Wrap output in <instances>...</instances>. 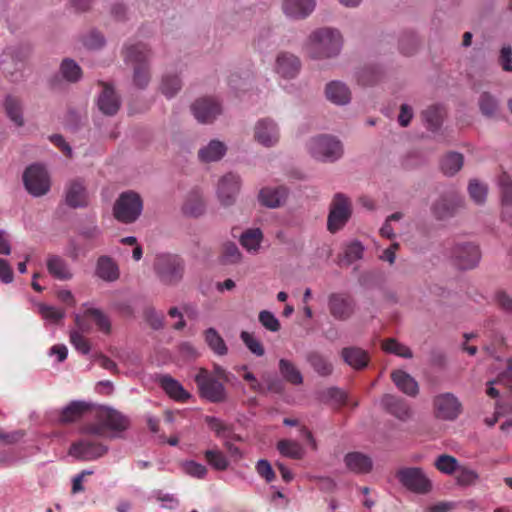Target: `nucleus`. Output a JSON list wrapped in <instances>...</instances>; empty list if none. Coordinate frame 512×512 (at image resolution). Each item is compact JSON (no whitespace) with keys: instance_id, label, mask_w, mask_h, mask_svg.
<instances>
[{"instance_id":"nucleus-57","label":"nucleus","mask_w":512,"mask_h":512,"mask_svg":"<svg viewBox=\"0 0 512 512\" xmlns=\"http://www.w3.org/2000/svg\"><path fill=\"white\" fill-rule=\"evenodd\" d=\"M183 471L194 478L203 479L207 475V468L193 460L184 461L181 464Z\"/></svg>"},{"instance_id":"nucleus-4","label":"nucleus","mask_w":512,"mask_h":512,"mask_svg":"<svg viewBox=\"0 0 512 512\" xmlns=\"http://www.w3.org/2000/svg\"><path fill=\"white\" fill-rule=\"evenodd\" d=\"M311 156L321 162H335L343 155L340 140L331 135H318L311 138L307 144Z\"/></svg>"},{"instance_id":"nucleus-43","label":"nucleus","mask_w":512,"mask_h":512,"mask_svg":"<svg viewBox=\"0 0 512 512\" xmlns=\"http://www.w3.org/2000/svg\"><path fill=\"white\" fill-rule=\"evenodd\" d=\"M307 361L320 376H329L333 371L332 364L323 355L317 352L309 353L307 355Z\"/></svg>"},{"instance_id":"nucleus-62","label":"nucleus","mask_w":512,"mask_h":512,"mask_svg":"<svg viewBox=\"0 0 512 512\" xmlns=\"http://www.w3.org/2000/svg\"><path fill=\"white\" fill-rule=\"evenodd\" d=\"M223 260L229 264H235L241 259V252L237 245L233 242H228L224 245Z\"/></svg>"},{"instance_id":"nucleus-25","label":"nucleus","mask_w":512,"mask_h":512,"mask_svg":"<svg viewBox=\"0 0 512 512\" xmlns=\"http://www.w3.org/2000/svg\"><path fill=\"white\" fill-rule=\"evenodd\" d=\"M344 463L348 470L356 474H366L372 470V459L361 452H350L344 457Z\"/></svg>"},{"instance_id":"nucleus-15","label":"nucleus","mask_w":512,"mask_h":512,"mask_svg":"<svg viewBox=\"0 0 512 512\" xmlns=\"http://www.w3.org/2000/svg\"><path fill=\"white\" fill-rule=\"evenodd\" d=\"M90 203L89 191L82 179L71 180L66 185V206L78 209L86 208Z\"/></svg>"},{"instance_id":"nucleus-47","label":"nucleus","mask_w":512,"mask_h":512,"mask_svg":"<svg viewBox=\"0 0 512 512\" xmlns=\"http://www.w3.org/2000/svg\"><path fill=\"white\" fill-rule=\"evenodd\" d=\"M205 423L212 431L215 432L218 438L225 440L229 439L232 435L231 426L215 416H206Z\"/></svg>"},{"instance_id":"nucleus-26","label":"nucleus","mask_w":512,"mask_h":512,"mask_svg":"<svg viewBox=\"0 0 512 512\" xmlns=\"http://www.w3.org/2000/svg\"><path fill=\"white\" fill-rule=\"evenodd\" d=\"M287 190L284 187H265L262 188L258 195V200L261 205L267 208L280 207L286 200Z\"/></svg>"},{"instance_id":"nucleus-3","label":"nucleus","mask_w":512,"mask_h":512,"mask_svg":"<svg viewBox=\"0 0 512 512\" xmlns=\"http://www.w3.org/2000/svg\"><path fill=\"white\" fill-rule=\"evenodd\" d=\"M142 212L143 200L141 196L133 190L122 192L113 206L114 218L123 224L136 222Z\"/></svg>"},{"instance_id":"nucleus-13","label":"nucleus","mask_w":512,"mask_h":512,"mask_svg":"<svg viewBox=\"0 0 512 512\" xmlns=\"http://www.w3.org/2000/svg\"><path fill=\"white\" fill-rule=\"evenodd\" d=\"M436 416L442 420L453 421L462 412V404L453 393H442L434 398Z\"/></svg>"},{"instance_id":"nucleus-49","label":"nucleus","mask_w":512,"mask_h":512,"mask_svg":"<svg viewBox=\"0 0 512 512\" xmlns=\"http://www.w3.org/2000/svg\"><path fill=\"white\" fill-rule=\"evenodd\" d=\"M383 349L387 353L394 354L401 358L410 359L413 357V353L408 346L398 342L393 338L384 341Z\"/></svg>"},{"instance_id":"nucleus-58","label":"nucleus","mask_w":512,"mask_h":512,"mask_svg":"<svg viewBox=\"0 0 512 512\" xmlns=\"http://www.w3.org/2000/svg\"><path fill=\"white\" fill-rule=\"evenodd\" d=\"M259 322L268 331L277 332L280 330V322L278 318L268 310L260 311Z\"/></svg>"},{"instance_id":"nucleus-28","label":"nucleus","mask_w":512,"mask_h":512,"mask_svg":"<svg viewBox=\"0 0 512 512\" xmlns=\"http://www.w3.org/2000/svg\"><path fill=\"white\" fill-rule=\"evenodd\" d=\"M95 273L97 277L106 282H114L120 275L117 263L111 257L106 255L98 258Z\"/></svg>"},{"instance_id":"nucleus-60","label":"nucleus","mask_w":512,"mask_h":512,"mask_svg":"<svg viewBox=\"0 0 512 512\" xmlns=\"http://www.w3.org/2000/svg\"><path fill=\"white\" fill-rule=\"evenodd\" d=\"M478 474L475 470L462 467L457 470V483L461 486H469L478 480Z\"/></svg>"},{"instance_id":"nucleus-5","label":"nucleus","mask_w":512,"mask_h":512,"mask_svg":"<svg viewBox=\"0 0 512 512\" xmlns=\"http://www.w3.org/2000/svg\"><path fill=\"white\" fill-rule=\"evenodd\" d=\"M199 396L210 403H223L228 393L223 382L219 381L211 371L200 368L194 376Z\"/></svg>"},{"instance_id":"nucleus-55","label":"nucleus","mask_w":512,"mask_h":512,"mask_svg":"<svg viewBox=\"0 0 512 512\" xmlns=\"http://www.w3.org/2000/svg\"><path fill=\"white\" fill-rule=\"evenodd\" d=\"M435 467L444 474H452L457 470L458 461L450 455H440L435 461Z\"/></svg>"},{"instance_id":"nucleus-56","label":"nucleus","mask_w":512,"mask_h":512,"mask_svg":"<svg viewBox=\"0 0 512 512\" xmlns=\"http://www.w3.org/2000/svg\"><path fill=\"white\" fill-rule=\"evenodd\" d=\"M48 272L58 280H64V261L57 255H50L47 259Z\"/></svg>"},{"instance_id":"nucleus-12","label":"nucleus","mask_w":512,"mask_h":512,"mask_svg":"<svg viewBox=\"0 0 512 512\" xmlns=\"http://www.w3.org/2000/svg\"><path fill=\"white\" fill-rule=\"evenodd\" d=\"M455 265L462 270L475 268L481 259L479 247L473 243H457L451 251Z\"/></svg>"},{"instance_id":"nucleus-30","label":"nucleus","mask_w":512,"mask_h":512,"mask_svg":"<svg viewBox=\"0 0 512 512\" xmlns=\"http://www.w3.org/2000/svg\"><path fill=\"white\" fill-rule=\"evenodd\" d=\"M391 378L396 387L408 396H416L419 392L417 381L403 370H395L391 373Z\"/></svg>"},{"instance_id":"nucleus-11","label":"nucleus","mask_w":512,"mask_h":512,"mask_svg":"<svg viewBox=\"0 0 512 512\" xmlns=\"http://www.w3.org/2000/svg\"><path fill=\"white\" fill-rule=\"evenodd\" d=\"M109 451L108 445L91 438H83L71 444L69 455L81 461H95Z\"/></svg>"},{"instance_id":"nucleus-6","label":"nucleus","mask_w":512,"mask_h":512,"mask_svg":"<svg viewBox=\"0 0 512 512\" xmlns=\"http://www.w3.org/2000/svg\"><path fill=\"white\" fill-rule=\"evenodd\" d=\"M22 182L25 190L32 197L44 196L51 187L48 170L40 162H34L26 166L22 174Z\"/></svg>"},{"instance_id":"nucleus-38","label":"nucleus","mask_w":512,"mask_h":512,"mask_svg":"<svg viewBox=\"0 0 512 512\" xmlns=\"http://www.w3.org/2000/svg\"><path fill=\"white\" fill-rule=\"evenodd\" d=\"M181 87L182 81L177 74L166 73L163 75L160 90L165 97L173 98Z\"/></svg>"},{"instance_id":"nucleus-61","label":"nucleus","mask_w":512,"mask_h":512,"mask_svg":"<svg viewBox=\"0 0 512 512\" xmlns=\"http://www.w3.org/2000/svg\"><path fill=\"white\" fill-rule=\"evenodd\" d=\"M113 355L126 366H139L140 358L131 350H115Z\"/></svg>"},{"instance_id":"nucleus-33","label":"nucleus","mask_w":512,"mask_h":512,"mask_svg":"<svg viewBox=\"0 0 512 512\" xmlns=\"http://www.w3.org/2000/svg\"><path fill=\"white\" fill-rule=\"evenodd\" d=\"M263 239V233L260 228H250L244 231L240 236V244L250 253L258 252Z\"/></svg>"},{"instance_id":"nucleus-8","label":"nucleus","mask_w":512,"mask_h":512,"mask_svg":"<svg viewBox=\"0 0 512 512\" xmlns=\"http://www.w3.org/2000/svg\"><path fill=\"white\" fill-rule=\"evenodd\" d=\"M399 483L407 490L416 494H427L432 489V483L420 467H404L396 472Z\"/></svg>"},{"instance_id":"nucleus-27","label":"nucleus","mask_w":512,"mask_h":512,"mask_svg":"<svg viewBox=\"0 0 512 512\" xmlns=\"http://www.w3.org/2000/svg\"><path fill=\"white\" fill-rule=\"evenodd\" d=\"M327 99L336 105H346L351 100V92L347 85L341 81L334 80L326 85Z\"/></svg>"},{"instance_id":"nucleus-29","label":"nucleus","mask_w":512,"mask_h":512,"mask_svg":"<svg viewBox=\"0 0 512 512\" xmlns=\"http://www.w3.org/2000/svg\"><path fill=\"white\" fill-rule=\"evenodd\" d=\"M97 104L101 112L110 116L116 114L120 108L119 97L109 85L104 86L102 93L98 97Z\"/></svg>"},{"instance_id":"nucleus-21","label":"nucleus","mask_w":512,"mask_h":512,"mask_svg":"<svg viewBox=\"0 0 512 512\" xmlns=\"http://www.w3.org/2000/svg\"><path fill=\"white\" fill-rule=\"evenodd\" d=\"M301 69L300 60L293 54L281 53L276 59V73L285 79L295 78Z\"/></svg>"},{"instance_id":"nucleus-48","label":"nucleus","mask_w":512,"mask_h":512,"mask_svg":"<svg viewBox=\"0 0 512 512\" xmlns=\"http://www.w3.org/2000/svg\"><path fill=\"white\" fill-rule=\"evenodd\" d=\"M468 193L476 204L482 205L487 199L488 186L477 179H472L468 185Z\"/></svg>"},{"instance_id":"nucleus-16","label":"nucleus","mask_w":512,"mask_h":512,"mask_svg":"<svg viewBox=\"0 0 512 512\" xmlns=\"http://www.w3.org/2000/svg\"><path fill=\"white\" fill-rule=\"evenodd\" d=\"M241 180L235 173H227L218 182L217 196L224 206H230L240 190Z\"/></svg>"},{"instance_id":"nucleus-20","label":"nucleus","mask_w":512,"mask_h":512,"mask_svg":"<svg viewBox=\"0 0 512 512\" xmlns=\"http://www.w3.org/2000/svg\"><path fill=\"white\" fill-rule=\"evenodd\" d=\"M315 6V0H284L282 9L290 18L304 19L314 11Z\"/></svg>"},{"instance_id":"nucleus-23","label":"nucleus","mask_w":512,"mask_h":512,"mask_svg":"<svg viewBox=\"0 0 512 512\" xmlns=\"http://www.w3.org/2000/svg\"><path fill=\"white\" fill-rule=\"evenodd\" d=\"M2 107L6 117L16 126H24L23 104L19 97L6 94L2 99Z\"/></svg>"},{"instance_id":"nucleus-17","label":"nucleus","mask_w":512,"mask_h":512,"mask_svg":"<svg viewBox=\"0 0 512 512\" xmlns=\"http://www.w3.org/2000/svg\"><path fill=\"white\" fill-rule=\"evenodd\" d=\"M254 138L264 147L276 145L279 141L278 125L269 118L258 120L254 127Z\"/></svg>"},{"instance_id":"nucleus-2","label":"nucleus","mask_w":512,"mask_h":512,"mask_svg":"<svg viewBox=\"0 0 512 512\" xmlns=\"http://www.w3.org/2000/svg\"><path fill=\"white\" fill-rule=\"evenodd\" d=\"M151 51L142 42L127 44L124 48V61L133 66V83L140 89H145L150 82Z\"/></svg>"},{"instance_id":"nucleus-34","label":"nucleus","mask_w":512,"mask_h":512,"mask_svg":"<svg viewBox=\"0 0 512 512\" xmlns=\"http://www.w3.org/2000/svg\"><path fill=\"white\" fill-rule=\"evenodd\" d=\"M38 314L44 320L46 328L58 325L64 319V311L49 304H39Z\"/></svg>"},{"instance_id":"nucleus-7","label":"nucleus","mask_w":512,"mask_h":512,"mask_svg":"<svg viewBox=\"0 0 512 512\" xmlns=\"http://www.w3.org/2000/svg\"><path fill=\"white\" fill-rule=\"evenodd\" d=\"M342 44L341 34H312L306 49L311 58L323 59L338 55Z\"/></svg>"},{"instance_id":"nucleus-41","label":"nucleus","mask_w":512,"mask_h":512,"mask_svg":"<svg viewBox=\"0 0 512 512\" xmlns=\"http://www.w3.org/2000/svg\"><path fill=\"white\" fill-rule=\"evenodd\" d=\"M463 155L457 152L448 153L441 161V170L445 175H455L463 166Z\"/></svg>"},{"instance_id":"nucleus-9","label":"nucleus","mask_w":512,"mask_h":512,"mask_svg":"<svg viewBox=\"0 0 512 512\" xmlns=\"http://www.w3.org/2000/svg\"><path fill=\"white\" fill-rule=\"evenodd\" d=\"M352 214L351 202L343 193H336L330 204L327 229L331 233H336L341 230Z\"/></svg>"},{"instance_id":"nucleus-64","label":"nucleus","mask_w":512,"mask_h":512,"mask_svg":"<svg viewBox=\"0 0 512 512\" xmlns=\"http://www.w3.org/2000/svg\"><path fill=\"white\" fill-rule=\"evenodd\" d=\"M255 469L260 477L265 479L266 482L270 483L275 479V472L271 464L265 460L260 459L257 461Z\"/></svg>"},{"instance_id":"nucleus-44","label":"nucleus","mask_w":512,"mask_h":512,"mask_svg":"<svg viewBox=\"0 0 512 512\" xmlns=\"http://www.w3.org/2000/svg\"><path fill=\"white\" fill-rule=\"evenodd\" d=\"M277 449L283 456L292 459H301L305 453L302 445L294 440H280Z\"/></svg>"},{"instance_id":"nucleus-39","label":"nucleus","mask_w":512,"mask_h":512,"mask_svg":"<svg viewBox=\"0 0 512 512\" xmlns=\"http://www.w3.org/2000/svg\"><path fill=\"white\" fill-rule=\"evenodd\" d=\"M422 117L427 128L435 132L442 124L443 109L439 105L430 106L422 112Z\"/></svg>"},{"instance_id":"nucleus-40","label":"nucleus","mask_w":512,"mask_h":512,"mask_svg":"<svg viewBox=\"0 0 512 512\" xmlns=\"http://www.w3.org/2000/svg\"><path fill=\"white\" fill-rule=\"evenodd\" d=\"M93 404L90 402L75 400L66 405V423L75 421L88 413Z\"/></svg>"},{"instance_id":"nucleus-36","label":"nucleus","mask_w":512,"mask_h":512,"mask_svg":"<svg viewBox=\"0 0 512 512\" xmlns=\"http://www.w3.org/2000/svg\"><path fill=\"white\" fill-rule=\"evenodd\" d=\"M279 372L283 379L293 385H300L303 383V376L296 366L287 359L279 360Z\"/></svg>"},{"instance_id":"nucleus-31","label":"nucleus","mask_w":512,"mask_h":512,"mask_svg":"<svg viewBox=\"0 0 512 512\" xmlns=\"http://www.w3.org/2000/svg\"><path fill=\"white\" fill-rule=\"evenodd\" d=\"M226 151L227 147L224 142L211 140L199 150L198 155L201 161L208 163L221 160L226 154Z\"/></svg>"},{"instance_id":"nucleus-42","label":"nucleus","mask_w":512,"mask_h":512,"mask_svg":"<svg viewBox=\"0 0 512 512\" xmlns=\"http://www.w3.org/2000/svg\"><path fill=\"white\" fill-rule=\"evenodd\" d=\"M457 207L458 203L456 201L441 198L434 203L432 211L437 219L444 220L452 217L455 214Z\"/></svg>"},{"instance_id":"nucleus-53","label":"nucleus","mask_w":512,"mask_h":512,"mask_svg":"<svg viewBox=\"0 0 512 512\" xmlns=\"http://www.w3.org/2000/svg\"><path fill=\"white\" fill-rule=\"evenodd\" d=\"M381 71L376 66H366L357 73L358 81L362 85H373L380 79Z\"/></svg>"},{"instance_id":"nucleus-37","label":"nucleus","mask_w":512,"mask_h":512,"mask_svg":"<svg viewBox=\"0 0 512 512\" xmlns=\"http://www.w3.org/2000/svg\"><path fill=\"white\" fill-rule=\"evenodd\" d=\"M205 341L216 355L224 356L228 353L227 345L216 329L208 328L205 331Z\"/></svg>"},{"instance_id":"nucleus-59","label":"nucleus","mask_w":512,"mask_h":512,"mask_svg":"<svg viewBox=\"0 0 512 512\" xmlns=\"http://www.w3.org/2000/svg\"><path fill=\"white\" fill-rule=\"evenodd\" d=\"M70 342L75 350L82 355H88L91 351L89 341L76 331L70 333Z\"/></svg>"},{"instance_id":"nucleus-22","label":"nucleus","mask_w":512,"mask_h":512,"mask_svg":"<svg viewBox=\"0 0 512 512\" xmlns=\"http://www.w3.org/2000/svg\"><path fill=\"white\" fill-rule=\"evenodd\" d=\"M158 383L164 392L175 401L186 402L191 398V394L184 389L183 385L168 374L160 375Z\"/></svg>"},{"instance_id":"nucleus-63","label":"nucleus","mask_w":512,"mask_h":512,"mask_svg":"<svg viewBox=\"0 0 512 512\" xmlns=\"http://www.w3.org/2000/svg\"><path fill=\"white\" fill-rule=\"evenodd\" d=\"M364 246L359 241L351 242L345 250V258L349 263L357 261L363 257Z\"/></svg>"},{"instance_id":"nucleus-46","label":"nucleus","mask_w":512,"mask_h":512,"mask_svg":"<svg viewBox=\"0 0 512 512\" xmlns=\"http://www.w3.org/2000/svg\"><path fill=\"white\" fill-rule=\"evenodd\" d=\"M204 456L209 465L217 471H225L229 467L228 458L220 450H206Z\"/></svg>"},{"instance_id":"nucleus-10","label":"nucleus","mask_w":512,"mask_h":512,"mask_svg":"<svg viewBox=\"0 0 512 512\" xmlns=\"http://www.w3.org/2000/svg\"><path fill=\"white\" fill-rule=\"evenodd\" d=\"M154 267L156 274L164 284H176L182 279L183 263L175 255L163 254L157 256Z\"/></svg>"},{"instance_id":"nucleus-52","label":"nucleus","mask_w":512,"mask_h":512,"mask_svg":"<svg viewBox=\"0 0 512 512\" xmlns=\"http://www.w3.org/2000/svg\"><path fill=\"white\" fill-rule=\"evenodd\" d=\"M152 496L161 503V508L175 510L179 507L180 502L175 494L164 493L162 490H154Z\"/></svg>"},{"instance_id":"nucleus-50","label":"nucleus","mask_w":512,"mask_h":512,"mask_svg":"<svg viewBox=\"0 0 512 512\" xmlns=\"http://www.w3.org/2000/svg\"><path fill=\"white\" fill-rule=\"evenodd\" d=\"M86 314L94 320L98 329L105 333L110 334L111 332V321L110 318L98 308H88Z\"/></svg>"},{"instance_id":"nucleus-19","label":"nucleus","mask_w":512,"mask_h":512,"mask_svg":"<svg viewBox=\"0 0 512 512\" xmlns=\"http://www.w3.org/2000/svg\"><path fill=\"white\" fill-rule=\"evenodd\" d=\"M96 416L105 428L114 432L110 438L120 437L118 433L126 430L128 427L127 418L114 409L103 407Z\"/></svg>"},{"instance_id":"nucleus-32","label":"nucleus","mask_w":512,"mask_h":512,"mask_svg":"<svg viewBox=\"0 0 512 512\" xmlns=\"http://www.w3.org/2000/svg\"><path fill=\"white\" fill-rule=\"evenodd\" d=\"M342 357L344 361L354 369H363L368 364L367 353L360 348H344L342 350Z\"/></svg>"},{"instance_id":"nucleus-51","label":"nucleus","mask_w":512,"mask_h":512,"mask_svg":"<svg viewBox=\"0 0 512 512\" xmlns=\"http://www.w3.org/2000/svg\"><path fill=\"white\" fill-rule=\"evenodd\" d=\"M240 339L253 355L262 357L265 354V349L262 343L256 337H254L253 334L247 331H242L240 334Z\"/></svg>"},{"instance_id":"nucleus-35","label":"nucleus","mask_w":512,"mask_h":512,"mask_svg":"<svg viewBox=\"0 0 512 512\" xmlns=\"http://www.w3.org/2000/svg\"><path fill=\"white\" fill-rule=\"evenodd\" d=\"M481 114L486 118H494L499 110V101L490 92H483L478 99Z\"/></svg>"},{"instance_id":"nucleus-1","label":"nucleus","mask_w":512,"mask_h":512,"mask_svg":"<svg viewBox=\"0 0 512 512\" xmlns=\"http://www.w3.org/2000/svg\"><path fill=\"white\" fill-rule=\"evenodd\" d=\"M30 52L31 48L27 44L12 45L3 50L0 67L8 81L18 84L27 79L26 59Z\"/></svg>"},{"instance_id":"nucleus-18","label":"nucleus","mask_w":512,"mask_h":512,"mask_svg":"<svg viewBox=\"0 0 512 512\" xmlns=\"http://www.w3.org/2000/svg\"><path fill=\"white\" fill-rule=\"evenodd\" d=\"M330 314L337 320H347L354 313L353 301L343 293H332L328 297Z\"/></svg>"},{"instance_id":"nucleus-54","label":"nucleus","mask_w":512,"mask_h":512,"mask_svg":"<svg viewBox=\"0 0 512 512\" xmlns=\"http://www.w3.org/2000/svg\"><path fill=\"white\" fill-rule=\"evenodd\" d=\"M317 398L320 402L328 403L331 401H334L336 403H342L345 401V393L337 388V387H330L324 390H321L317 393Z\"/></svg>"},{"instance_id":"nucleus-24","label":"nucleus","mask_w":512,"mask_h":512,"mask_svg":"<svg viewBox=\"0 0 512 512\" xmlns=\"http://www.w3.org/2000/svg\"><path fill=\"white\" fill-rule=\"evenodd\" d=\"M381 405L388 413L400 420L404 421L410 417L411 411L406 401L395 395H384L381 399Z\"/></svg>"},{"instance_id":"nucleus-45","label":"nucleus","mask_w":512,"mask_h":512,"mask_svg":"<svg viewBox=\"0 0 512 512\" xmlns=\"http://www.w3.org/2000/svg\"><path fill=\"white\" fill-rule=\"evenodd\" d=\"M497 186L502 205L512 207V177L506 172L501 173L497 178Z\"/></svg>"},{"instance_id":"nucleus-14","label":"nucleus","mask_w":512,"mask_h":512,"mask_svg":"<svg viewBox=\"0 0 512 512\" xmlns=\"http://www.w3.org/2000/svg\"><path fill=\"white\" fill-rule=\"evenodd\" d=\"M191 112L199 123H211L222 112L221 104L214 98H200L191 105Z\"/></svg>"}]
</instances>
